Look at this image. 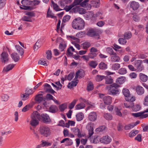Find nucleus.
Listing matches in <instances>:
<instances>
[{
    "label": "nucleus",
    "mask_w": 148,
    "mask_h": 148,
    "mask_svg": "<svg viewBox=\"0 0 148 148\" xmlns=\"http://www.w3.org/2000/svg\"><path fill=\"white\" fill-rule=\"evenodd\" d=\"M84 21L80 18L75 19L72 23V27L75 29L81 30L84 27Z\"/></svg>",
    "instance_id": "obj_1"
},
{
    "label": "nucleus",
    "mask_w": 148,
    "mask_h": 148,
    "mask_svg": "<svg viewBox=\"0 0 148 148\" xmlns=\"http://www.w3.org/2000/svg\"><path fill=\"white\" fill-rule=\"evenodd\" d=\"M39 131L41 135L46 137L49 136L51 134V131L50 128L46 125L40 126Z\"/></svg>",
    "instance_id": "obj_2"
},
{
    "label": "nucleus",
    "mask_w": 148,
    "mask_h": 148,
    "mask_svg": "<svg viewBox=\"0 0 148 148\" xmlns=\"http://www.w3.org/2000/svg\"><path fill=\"white\" fill-rule=\"evenodd\" d=\"M119 87V85L115 83L110 85L108 90V94L113 95H115L119 94V91L118 88Z\"/></svg>",
    "instance_id": "obj_3"
},
{
    "label": "nucleus",
    "mask_w": 148,
    "mask_h": 148,
    "mask_svg": "<svg viewBox=\"0 0 148 148\" xmlns=\"http://www.w3.org/2000/svg\"><path fill=\"white\" fill-rule=\"evenodd\" d=\"M143 61L141 60H137L134 62V65L137 71L140 72L144 69V66L142 64Z\"/></svg>",
    "instance_id": "obj_4"
},
{
    "label": "nucleus",
    "mask_w": 148,
    "mask_h": 148,
    "mask_svg": "<svg viewBox=\"0 0 148 148\" xmlns=\"http://www.w3.org/2000/svg\"><path fill=\"white\" fill-rule=\"evenodd\" d=\"M22 6L23 7H20V8L21 9H24L25 10L32 9V7L28 5H31V1L29 0H23L21 1Z\"/></svg>",
    "instance_id": "obj_5"
},
{
    "label": "nucleus",
    "mask_w": 148,
    "mask_h": 148,
    "mask_svg": "<svg viewBox=\"0 0 148 148\" xmlns=\"http://www.w3.org/2000/svg\"><path fill=\"white\" fill-rule=\"evenodd\" d=\"M94 124L92 123H90L88 124L86 126V128L88 131L89 137L91 136L93 134V128Z\"/></svg>",
    "instance_id": "obj_6"
},
{
    "label": "nucleus",
    "mask_w": 148,
    "mask_h": 148,
    "mask_svg": "<svg viewBox=\"0 0 148 148\" xmlns=\"http://www.w3.org/2000/svg\"><path fill=\"white\" fill-rule=\"evenodd\" d=\"M112 141L111 138L108 136H105L100 138V141L102 143L107 144L110 143Z\"/></svg>",
    "instance_id": "obj_7"
},
{
    "label": "nucleus",
    "mask_w": 148,
    "mask_h": 148,
    "mask_svg": "<svg viewBox=\"0 0 148 148\" xmlns=\"http://www.w3.org/2000/svg\"><path fill=\"white\" fill-rule=\"evenodd\" d=\"M1 60L2 62L6 63L9 60V55L8 53L5 51H3L1 54Z\"/></svg>",
    "instance_id": "obj_8"
},
{
    "label": "nucleus",
    "mask_w": 148,
    "mask_h": 148,
    "mask_svg": "<svg viewBox=\"0 0 148 148\" xmlns=\"http://www.w3.org/2000/svg\"><path fill=\"white\" fill-rule=\"evenodd\" d=\"M100 98H103V101L105 104H108L112 102V98L109 96H104L101 94L99 95Z\"/></svg>",
    "instance_id": "obj_9"
},
{
    "label": "nucleus",
    "mask_w": 148,
    "mask_h": 148,
    "mask_svg": "<svg viewBox=\"0 0 148 148\" xmlns=\"http://www.w3.org/2000/svg\"><path fill=\"white\" fill-rule=\"evenodd\" d=\"M35 100L38 103H40L44 101L45 102L43 103V105L45 106L46 102H45V99L43 97L42 94H40L37 95L36 96Z\"/></svg>",
    "instance_id": "obj_10"
},
{
    "label": "nucleus",
    "mask_w": 148,
    "mask_h": 148,
    "mask_svg": "<svg viewBox=\"0 0 148 148\" xmlns=\"http://www.w3.org/2000/svg\"><path fill=\"white\" fill-rule=\"evenodd\" d=\"M97 115L95 112H92L89 113L88 115V119L91 121H94L97 119Z\"/></svg>",
    "instance_id": "obj_11"
},
{
    "label": "nucleus",
    "mask_w": 148,
    "mask_h": 148,
    "mask_svg": "<svg viewBox=\"0 0 148 148\" xmlns=\"http://www.w3.org/2000/svg\"><path fill=\"white\" fill-rule=\"evenodd\" d=\"M73 10L75 12H78L79 13L83 14L86 13V10L80 8L79 6H76L73 8Z\"/></svg>",
    "instance_id": "obj_12"
},
{
    "label": "nucleus",
    "mask_w": 148,
    "mask_h": 148,
    "mask_svg": "<svg viewBox=\"0 0 148 148\" xmlns=\"http://www.w3.org/2000/svg\"><path fill=\"white\" fill-rule=\"evenodd\" d=\"M136 90L137 94L139 95H142L144 93V90L142 86L138 85L136 86Z\"/></svg>",
    "instance_id": "obj_13"
},
{
    "label": "nucleus",
    "mask_w": 148,
    "mask_h": 148,
    "mask_svg": "<svg viewBox=\"0 0 148 148\" xmlns=\"http://www.w3.org/2000/svg\"><path fill=\"white\" fill-rule=\"evenodd\" d=\"M95 29L92 28H90L88 30L86 34L90 37H94L96 35Z\"/></svg>",
    "instance_id": "obj_14"
},
{
    "label": "nucleus",
    "mask_w": 148,
    "mask_h": 148,
    "mask_svg": "<svg viewBox=\"0 0 148 148\" xmlns=\"http://www.w3.org/2000/svg\"><path fill=\"white\" fill-rule=\"evenodd\" d=\"M130 7L133 10H135L138 9L139 7V4L138 2L133 1L130 3Z\"/></svg>",
    "instance_id": "obj_15"
},
{
    "label": "nucleus",
    "mask_w": 148,
    "mask_h": 148,
    "mask_svg": "<svg viewBox=\"0 0 148 148\" xmlns=\"http://www.w3.org/2000/svg\"><path fill=\"white\" fill-rule=\"evenodd\" d=\"M71 130L75 135H77L78 137H80L82 136L78 128L77 127L73 128L71 129Z\"/></svg>",
    "instance_id": "obj_16"
},
{
    "label": "nucleus",
    "mask_w": 148,
    "mask_h": 148,
    "mask_svg": "<svg viewBox=\"0 0 148 148\" xmlns=\"http://www.w3.org/2000/svg\"><path fill=\"white\" fill-rule=\"evenodd\" d=\"M84 72L83 70H79L76 73L75 79H77L78 78H81L84 76Z\"/></svg>",
    "instance_id": "obj_17"
},
{
    "label": "nucleus",
    "mask_w": 148,
    "mask_h": 148,
    "mask_svg": "<svg viewBox=\"0 0 148 148\" xmlns=\"http://www.w3.org/2000/svg\"><path fill=\"white\" fill-rule=\"evenodd\" d=\"M42 121L45 123H49L51 119L49 116L46 114H42L41 115Z\"/></svg>",
    "instance_id": "obj_18"
},
{
    "label": "nucleus",
    "mask_w": 148,
    "mask_h": 148,
    "mask_svg": "<svg viewBox=\"0 0 148 148\" xmlns=\"http://www.w3.org/2000/svg\"><path fill=\"white\" fill-rule=\"evenodd\" d=\"M138 121H137L135 123H130L126 125L125 126V129L126 130H129L133 128L135 126L139 123Z\"/></svg>",
    "instance_id": "obj_19"
},
{
    "label": "nucleus",
    "mask_w": 148,
    "mask_h": 148,
    "mask_svg": "<svg viewBox=\"0 0 148 148\" xmlns=\"http://www.w3.org/2000/svg\"><path fill=\"white\" fill-rule=\"evenodd\" d=\"M111 58V60L112 62H119L120 60V57L117 55L116 53L115 54L112 55Z\"/></svg>",
    "instance_id": "obj_20"
},
{
    "label": "nucleus",
    "mask_w": 148,
    "mask_h": 148,
    "mask_svg": "<svg viewBox=\"0 0 148 148\" xmlns=\"http://www.w3.org/2000/svg\"><path fill=\"white\" fill-rule=\"evenodd\" d=\"M139 76L140 79L143 82H146L148 79V76L143 73H140Z\"/></svg>",
    "instance_id": "obj_21"
},
{
    "label": "nucleus",
    "mask_w": 148,
    "mask_h": 148,
    "mask_svg": "<svg viewBox=\"0 0 148 148\" xmlns=\"http://www.w3.org/2000/svg\"><path fill=\"white\" fill-rule=\"evenodd\" d=\"M75 81H72L71 82H69V83L68 85V87L69 88H71L77 85L78 81L76 80V79H75Z\"/></svg>",
    "instance_id": "obj_22"
},
{
    "label": "nucleus",
    "mask_w": 148,
    "mask_h": 148,
    "mask_svg": "<svg viewBox=\"0 0 148 148\" xmlns=\"http://www.w3.org/2000/svg\"><path fill=\"white\" fill-rule=\"evenodd\" d=\"M31 117L32 118H33V119L39 120L40 116L38 112L37 111H34L32 113Z\"/></svg>",
    "instance_id": "obj_23"
},
{
    "label": "nucleus",
    "mask_w": 148,
    "mask_h": 148,
    "mask_svg": "<svg viewBox=\"0 0 148 148\" xmlns=\"http://www.w3.org/2000/svg\"><path fill=\"white\" fill-rule=\"evenodd\" d=\"M71 2L70 0H61L59 2L60 5L62 7L65 6Z\"/></svg>",
    "instance_id": "obj_24"
},
{
    "label": "nucleus",
    "mask_w": 148,
    "mask_h": 148,
    "mask_svg": "<svg viewBox=\"0 0 148 148\" xmlns=\"http://www.w3.org/2000/svg\"><path fill=\"white\" fill-rule=\"evenodd\" d=\"M76 117L77 121H80L84 117V114L82 112L78 113L76 114Z\"/></svg>",
    "instance_id": "obj_25"
},
{
    "label": "nucleus",
    "mask_w": 148,
    "mask_h": 148,
    "mask_svg": "<svg viewBox=\"0 0 148 148\" xmlns=\"http://www.w3.org/2000/svg\"><path fill=\"white\" fill-rule=\"evenodd\" d=\"M124 105L126 108H131L134 106V103L133 102L128 101L124 103Z\"/></svg>",
    "instance_id": "obj_26"
},
{
    "label": "nucleus",
    "mask_w": 148,
    "mask_h": 148,
    "mask_svg": "<svg viewBox=\"0 0 148 148\" xmlns=\"http://www.w3.org/2000/svg\"><path fill=\"white\" fill-rule=\"evenodd\" d=\"M122 92L124 95L126 97H129L130 96L129 90L127 88H124L122 90Z\"/></svg>",
    "instance_id": "obj_27"
},
{
    "label": "nucleus",
    "mask_w": 148,
    "mask_h": 148,
    "mask_svg": "<svg viewBox=\"0 0 148 148\" xmlns=\"http://www.w3.org/2000/svg\"><path fill=\"white\" fill-rule=\"evenodd\" d=\"M39 120L38 119H33V118H31L30 124L32 126H36L38 124Z\"/></svg>",
    "instance_id": "obj_28"
},
{
    "label": "nucleus",
    "mask_w": 148,
    "mask_h": 148,
    "mask_svg": "<svg viewBox=\"0 0 148 148\" xmlns=\"http://www.w3.org/2000/svg\"><path fill=\"white\" fill-rule=\"evenodd\" d=\"M125 81V78L124 77H121L118 78L116 80V82L117 84H123Z\"/></svg>",
    "instance_id": "obj_29"
},
{
    "label": "nucleus",
    "mask_w": 148,
    "mask_h": 148,
    "mask_svg": "<svg viewBox=\"0 0 148 148\" xmlns=\"http://www.w3.org/2000/svg\"><path fill=\"white\" fill-rule=\"evenodd\" d=\"M38 64L47 66L49 64V63L47 60H45V59H41L39 61Z\"/></svg>",
    "instance_id": "obj_30"
},
{
    "label": "nucleus",
    "mask_w": 148,
    "mask_h": 148,
    "mask_svg": "<svg viewBox=\"0 0 148 148\" xmlns=\"http://www.w3.org/2000/svg\"><path fill=\"white\" fill-rule=\"evenodd\" d=\"M121 67L120 64L118 63L113 64L112 66V69L113 70H118Z\"/></svg>",
    "instance_id": "obj_31"
},
{
    "label": "nucleus",
    "mask_w": 148,
    "mask_h": 148,
    "mask_svg": "<svg viewBox=\"0 0 148 148\" xmlns=\"http://www.w3.org/2000/svg\"><path fill=\"white\" fill-rule=\"evenodd\" d=\"M58 110V108L57 106L55 105L51 106L49 109V111L52 113H55Z\"/></svg>",
    "instance_id": "obj_32"
},
{
    "label": "nucleus",
    "mask_w": 148,
    "mask_h": 148,
    "mask_svg": "<svg viewBox=\"0 0 148 148\" xmlns=\"http://www.w3.org/2000/svg\"><path fill=\"white\" fill-rule=\"evenodd\" d=\"M11 57L15 62H17L18 61V56L17 53H14L11 54Z\"/></svg>",
    "instance_id": "obj_33"
},
{
    "label": "nucleus",
    "mask_w": 148,
    "mask_h": 148,
    "mask_svg": "<svg viewBox=\"0 0 148 148\" xmlns=\"http://www.w3.org/2000/svg\"><path fill=\"white\" fill-rule=\"evenodd\" d=\"M20 97L22 100L25 101L29 98V96L26 93L22 94L21 95Z\"/></svg>",
    "instance_id": "obj_34"
},
{
    "label": "nucleus",
    "mask_w": 148,
    "mask_h": 148,
    "mask_svg": "<svg viewBox=\"0 0 148 148\" xmlns=\"http://www.w3.org/2000/svg\"><path fill=\"white\" fill-rule=\"evenodd\" d=\"M89 66L93 68H95L97 65V63L96 61H91L88 63Z\"/></svg>",
    "instance_id": "obj_35"
},
{
    "label": "nucleus",
    "mask_w": 148,
    "mask_h": 148,
    "mask_svg": "<svg viewBox=\"0 0 148 148\" xmlns=\"http://www.w3.org/2000/svg\"><path fill=\"white\" fill-rule=\"evenodd\" d=\"M14 66L13 64H9L3 69L4 72H8L11 70Z\"/></svg>",
    "instance_id": "obj_36"
},
{
    "label": "nucleus",
    "mask_w": 148,
    "mask_h": 148,
    "mask_svg": "<svg viewBox=\"0 0 148 148\" xmlns=\"http://www.w3.org/2000/svg\"><path fill=\"white\" fill-rule=\"evenodd\" d=\"M91 3L94 6L98 7L100 5V0H92Z\"/></svg>",
    "instance_id": "obj_37"
},
{
    "label": "nucleus",
    "mask_w": 148,
    "mask_h": 148,
    "mask_svg": "<svg viewBox=\"0 0 148 148\" xmlns=\"http://www.w3.org/2000/svg\"><path fill=\"white\" fill-rule=\"evenodd\" d=\"M94 88V86L92 83L91 82H88L87 89L88 91H90L92 90Z\"/></svg>",
    "instance_id": "obj_38"
},
{
    "label": "nucleus",
    "mask_w": 148,
    "mask_h": 148,
    "mask_svg": "<svg viewBox=\"0 0 148 148\" xmlns=\"http://www.w3.org/2000/svg\"><path fill=\"white\" fill-rule=\"evenodd\" d=\"M120 110V109H119L117 107H115L114 108V111H115L116 114L120 116H122V114Z\"/></svg>",
    "instance_id": "obj_39"
},
{
    "label": "nucleus",
    "mask_w": 148,
    "mask_h": 148,
    "mask_svg": "<svg viewBox=\"0 0 148 148\" xmlns=\"http://www.w3.org/2000/svg\"><path fill=\"white\" fill-rule=\"evenodd\" d=\"M127 73V70L125 68H121L118 71V73L121 75H124L126 74Z\"/></svg>",
    "instance_id": "obj_40"
},
{
    "label": "nucleus",
    "mask_w": 148,
    "mask_h": 148,
    "mask_svg": "<svg viewBox=\"0 0 148 148\" xmlns=\"http://www.w3.org/2000/svg\"><path fill=\"white\" fill-rule=\"evenodd\" d=\"M132 34L130 32H126L124 34V38L127 39H129L132 37Z\"/></svg>",
    "instance_id": "obj_41"
},
{
    "label": "nucleus",
    "mask_w": 148,
    "mask_h": 148,
    "mask_svg": "<svg viewBox=\"0 0 148 148\" xmlns=\"http://www.w3.org/2000/svg\"><path fill=\"white\" fill-rule=\"evenodd\" d=\"M82 46L83 49H86L90 46V43L89 42H86L82 44Z\"/></svg>",
    "instance_id": "obj_42"
},
{
    "label": "nucleus",
    "mask_w": 148,
    "mask_h": 148,
    "mask_svg": "<svg viewBox=\"0 0 148 148\" xmlns=\"http://www.w3.org/2000/svg\"><path fill=\"white\" fill-rule=\"evenodd\" d=\"M104 118L107 120H111L112 119V115L109 113H106L104 115Z\"/></svg>",
    "instance_id": "obj_43"
},
{
    "label": "nucleus",
    "mask_w": 148,
    "mask_h": 148,
    "mask_svg": "<svg viewBox=\"0 0 148 148\" xmlns=\"http://www.w3.org/2000/svg\"><path fill=\"white\" fill-rule=\"evenodd\" d=\"M105 77L104 76L98 75L96 76L95 79L96 81L99 82L102 80Z\"/></svg>",
    "instance_id": "obj_44"
},
{
    "label": "nucleus",
    "mask_w": 148,
    "mask_h": 148,
    "mask_svg": "<svg viewBox=\"0 0 148 148\" xmlns=\"http://www.w3.org/2000/svg\"><path fill=\"white\" fill-rule=\"evenodd\" d=\"M52 6L53 8V9L56 11H59L61 10L59 8L58 6L56 4L54 3L53 1H52Z\"/></svg>",
    "instance_id": "obj_45"
},
{
    "label": "nucleus",
    "mask_w": 148,
    "mask_h": 148,
    "mask_svg": "<svg viewBox=\"0 0 148 148\" xmlns=\"http://www.w3.org/2000/svg\"><path fill=\"white\" fill-rule=\"evenodd\" d=\"M85 107V105L83 103H80L77 105L75 106V108L77 110H79L84 108Z\"/></svg>",
    "instance_id": "obj_46"
},
{
    "label": "nucleus",
    "mask_w": 148,
    "mask_h": 148,
    "mask_svg": "<svg viewBox=\"0 0 148 148\" xmlns=\"http://www.w3.org/2000/svg\"><path fill=\"white\" fill-rule=\"evenodd\" d=\"M99 67L100 69H106L107 68V65L104 63L101 62L99 64Z\"/></svg>",
    "instance_id": "obj_47"
},
{
    "label": "nucleus",
    "mask_w": 148,
    "mask_h": 148,
    "mask_svg": "<svg viewBox=\"0 0 148 148\" xmlns=\"http://www.w3.org/2000/svg\"><path fill=\"white\" fill-rule=\"evenodd\" d=\"M24 53V51L23 49L21 47H20L19 46V55L21 56L20 57L19 56V59H22L23 57V54Z\"/></svg>",
    "instance_id": "obj_48"
},
{
    "label": "nucleus",
    "mask_w": 148,
    "mask_h": 148,
    "mask_svg": "<svg viewBox=\"0 0 148 148\" xmlns=\"http://www.w3.org/2000/svg\"><path fill=\"white\" fill-rule=\"evenodd\" d=\"M47 58L48 60H50L52 57V53L51 50H48L46 51Z\"/></svg>",
    "instance_id": "obj_49"
},
{
    "label": "nucleus",
    "mask_w": 148,
    "mask_h": 148,
    "mask_svg": "<svg viewBox=\"0 0 148 148\" xmlns=\"http://www.w3.org/2000/svg\"><path fill=\"white\" fill-rule=\"evenodd\" d=\"M138 132V130H133L131 131L129 134V136L130 137H132L135 136Z\"/></svg>",
    "instance_id": "obj_50"
},
{
    "label": "nucleus",
    "mask_w": 148,
    "mask_h": 148,
    "mask_svg": "<svg viewBox=\"0 0 148 148\" xmlns=\"http://www.w3.org/2000/svg\"><path fill=\"white\" fill-rule=\"evenodd\" d=\"M77 101V99L74 100L73 101L69 104V108L72 109L73 108Z\"/></svg>",
    "instance_id": "obj_51"
},
{
    "label": "nucleus",
    "mask_w": 148,
    "mask_h": 148,
    "mask_svg": "<svg viewBox=\"0 0 148 148\" xmlns=\"http://www.w3.org/2000/svg\"><path fill=\"white\" fill-rule=\"evenodd\" d=\"M106 127L104 125L101 126L97 128L95 130L96 132H102L105 130Z\"/></svg>",
    "instance_id": "obj_52"
},
{
    "label": "nucleus",
    "mask_w": 148,
    "mask_h": 148,
    "mask_svg": "<svg viewBox=\"0 0 148 148\" xmlns=\"http://www.w3.org/2000/svg\"><path fill=\"white\" fill-rule=\"evenodd\" d=\"M143 113L144 112H140L137 113H132V115L135 117H141V116H142Z\"/></svg>",
    "instance_id": "obj_53"
},
{
    "label": "nucleus",
    "mask_w": 148,
    "mask_h": 148,
    "mask_svg": "<svg viewBox=\"0 0 148 148\" xmlns=\"http://www.w3.org/2000/svg\"><path fill=\"white\" fill-rule=\"evenodd\" d=\"M9 98V96L7 95L3 94L1 95V98L2 101H6Z\"/></svg>",
    "instance_id": "obj_54"
},
{
    "label": "nucleus",
    "mask_w": 148,
    "mask_h": 148,
    "mask_svg": "<svg viewBox=\"0 0 148 148\" xmlns=\"http://www.w3.org/2000/svg\"><path fill=\"white\" fill-rule=\"evenodd\" d=\"M86 16L88 19L91 18V17H94L95 14H94L93 12L92 11H89L87 13Z\"/></svg>",
    "instance_id": "obj_55"
},
{
    "label": "nucleus",
    "mask_w": 148,
    "mask_h": 148,
    "mask_svg": "<svg viewBox=\"0 0 148 148\" xmlns=\"http://www.w3.org/2000/svg\"><path fill=\"white\" fill-rule=\"evenodd\" d=\"M106 51L110 55L115 54V53L114 52L112 49V48L110 47L107 48L106 49Z\"/></svg>",
    "instance_id": "obj_56"
},
{
    "label": "nucleus",
    "mask_w": 148,
    "mask_h": 148,
    "mask_svg": "<svg viewBox=\"0 0 148 148\" xmlns=\"http://www.w3.org/2000/svg\"><path fill=\"white\" fill-rule=\"evenodd\" d=\"M97 56L96 53L90 52L88 54V56L91 59H93L96 57Z\"/></svg>",
    "instance_id": "obj_57"
},
{
    "label": "nucleus",
    "mask_w": 148,
    "mask_h": 148,
    "mask_svg": "<svg viewBox=\"0 0 148 148\" xmlns=\"http://www.w3.org/2000/svg\"><path fill=\"white\" fill-rule=\"evenodd\" d=\"M119 43L122 45H124L127 42L126 40L125 39L123 38H120L118 40Z\"/></svg>",
    "instance_id": "obj_58"
},
{
    "label": "nucleus",
    "mask_w": 148,
    "mask_h": 148,
    "mask_svg": "<svg viewBox=\"0 0 148 148\" xmlns=\"http://www.w3.org/2000/svg\"><path fill=\"white\" fill-rule=\"evenodd\" d=\"M42 147H44L45 146H49L51 145L50 143L47 142L42 141V143L40 144Z\"/></svg>",
    "instance_id": "obj_59"
},
{
    "label": "nucleus",
    "mask_w": 148,
    "mask_h": 148,
    "mask_svg": "<svg viewBox=\"0 0 148 148\" xmlns=\"http://www.w3.org/2000/svg\"><path fill=\"white\" fill-rule=\"evenodd\" d=\"M67 138L68 139L66 141V145L69 146L72 145L73 144V142L72 141V140L69 138Z\"/></svg>",
    "instance_id": "obj_60"
},
{
    "label": "nucleus",
    "mask_w": 148,
    "mask_h": 148,
    "mask_svg": "<svg viewBox=\"0 0 148 148\" xmlns=\"http://www.w3.org/2000/svg\"><path fill=\"white\" fill-rule=\"evenodd\" d=\"M40 47V45L39 43V42L38 40L35 43L34 47V49L35 51L37 50Z\"/></svg>",
    "instance_id": "obj_61"
},
{
    "label": "nucleus",
    "mask_w": 148,
    "mask_h": 148,
    "mask_svg": "<svg viewBox=\"0 0 148 148\" xmlns=\"http://www.w3.org/2000/svg\"><path fill=\"white\" fill-rule=\"evenodd\" d=\"M82 1V0H75L72 4L74 6H75L79 5V4H80Z\"/></svg>",
    "instance_id": "obj_62"
},
{
    "label": "nucleus",
    "mask_w": 148,
    "mask_h": 148,
    "mask_svg": "<svg viewBox=\"0 0 148 148\" xmlns=\"http://www.w3.org/2000/svg\"><path fill=\"white\" fill-rule=\"evenodd\" d=\"M70 18V16L69 15H67L64 16L63 18L62 21L64 23L68 21Z\"/></svg>",
    "instance_id": "obj_63"
},
{
    "label": "nucleus",
    "mask_w": 148,
    "mask_h": 148,
    "mask_svg": "<svg viewBox=\"0 0 148 148\" xmlns=\"http://www.w3.org/2000/svg\"><path fill=\"white\" fill-rule=\"evenodd\" d=\"M66 108V104H63L60 106L59 108L60 110L61 111H63Z\"/></svg>",
    "instance_id": "obj_64"
}]
</instances>
